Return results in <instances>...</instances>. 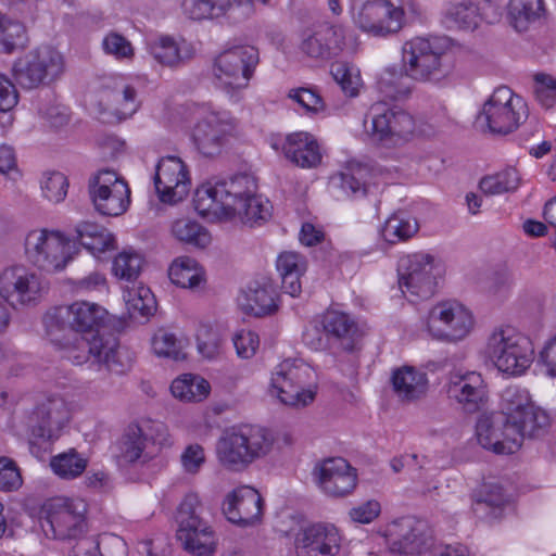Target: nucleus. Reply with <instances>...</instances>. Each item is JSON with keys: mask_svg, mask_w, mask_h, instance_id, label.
I'll use <instances>...</instances> for the list:
<instances>
[{"mask_svg": "<svg viewBox=\"0 0 556 556\" xmlns=\"http://www.w3.org/2000/svg\"><path fill=\"white\" fill-rule=\"evenodd\" d=\"M193 206L202 216L238 217L250 227L267 222L273 208L257 194L256 180L248 174L202 185L195 190Z\"/></svg>", "mask_w": 556, "mask_h": 556, "instance_id": "obj_1", "label": "nucleus"}, {"mask_svg": "<svg viewBox=\"0 0 556 556\" xmlns=\"http://www.w3.org/2000/svg\"><path fill=\"white\" fill-rule=\"evenodd\" d=\"M67 308L75 334L73 344L66 345V358L74 365L92 362L110 371L122 372L118 340L105 331L106 309L87 301H76Z\"/></svg>", "mask_w": 556, "mask_h": 556, "instance_id": "obj_2", "label": "nucleus"}, {"mask_svg": "<svg viewBox=\"0 0 556 556\" xmlns=\"http://www.w3.org/2000/svg\"><path fill=\"white\" fill-rule=\"evenodd\" d=\"M274 443V434L264 427L248 424L232 426L218 438L216 458L226 470L241 472L266 457L273 451Z\"/></svg>", "mask_w": 556, "mask_h": 556, "instance_id": "obj_3", "label": "nucleus"}, {"mask_svg": "<svg viewBox=\"0 0 556 556\" xmlns=\"http://www.w3.org/2000/svg\"><path fill=\"white\" fill-rule=\"evenodd\" d=\"M529 117L522 97L507 86L496 88L478 112L473 126L482 134L506 136L516 131Z\"/></svg>", "mask_w": 556, "mask_h": 556, "instance_id": "obj_4", "label": "nucleus"}, {"mask_svg": "<svg viewBox=\"0 0 556 556\" xmlns=\"http://www.w3.org/2000/svg\"><path fill=\"white\" fill-rule=\"evenodd\" d=\"M452 49L447 36L415 37L402 47V66L407 77L419 81L439 80L446 73L445 58Z\"/></svg>", "mask_w": 556, "mask_h": 556, "instance_id": "obj_5", "label": "nucleus"}, {"mask_svg": "<svg viewBox=\"0 0 556 556\" xmlns=\"http://www.w3.org/2000/svg\"><path fill=\"white\" fill-rule=\"evenodd\" d=\"M485 355L496 369L508 376L527 371L534 358L531 340L511 327L495 329L488 338Z\"/></svg>", "mask_w": 556, "mask_h": 556, "instance_id": "obj_6", "label": "nucleus"}, {"mask_svg": "<svg viewBox=\"0 0 556 556\" xmlns=\"http://www.w3.org/2000/svg\"><path fill=\"white\" fill-rule=\"evenodd\" d=\"M258 62L260 53L253 46H233L226 49L213 63L216 86L231 96L247 88Z\"/></svg>", "mask_w": 556, "mask_h": 556, "instance_id": "obj_7", "label": "nucleus"}, {"mask_svg": "<svg viewBox=\"0 0 556 556\" xmlns=\"http://www.w3.org/2000/svg\"><path fill=\"white\" fill-rule=\"evenodd\" d=\"M202 505L195 493H189L179 505L177 513V540L194 556H212L215 553V538L212 528L201 517Z\"/></svg>", "mask_w": 556, "mask_h": 556, "instance_id": "obj_8", "label": "nucleus"}, {"mask_svg": "<svg viewBox=\"0 0 556 556\" xmlns=\"http://www.w3.org/2000/svg\"><path fill=\"white\" fill-rule=\"evenodd\" d=\"M87 504L79 498H53L45 505L41 527L46 535L56 540H84L87 532Z\"/></svg>", "mask_w": 556, "mask_h": 556, "instance_id": "obj_9", "label": "nucleus"}, {"mask_svg": "<svg viewBox=\"0 0 556 556\" xmlns=\"http://www.w3.org/2000/svg\"><path fill=\"white\" fill-rule=\"evenodd\" d=\"M24 245L28 261L48 273L63 270L73 258L71 240L56 230L34 229Z\"/></svg>", "mask_w": 556, "mask_h": 556, "instance_id": "obj_10", "label": "nucleus"}, {"mask_svg": "<svg viewBox=\"0 0 556 556\" xmlns=\"http://www.w3.org/2000/svg\"><path fill=\"white\" fill-rule=\"evenodd\" d=\"M399 287L409 301L428 300L437 290L434 258L427 253L404 255L397 264Z\"/></svg>", "mask_w": 556, "mask_h": 556, "instance_id": "obj_11", "label": "nucleus"}, {"mask_svg": "<svg viewBox=\"0 0 556 556\" xmlns=\"http://www.w3.org/2000/svg\"><path fill=\"white\" fill-rule=\"evenodd\" d=\"M64 72V58L54 48L45 46L17 59L13 65L16 83L25 89L58 79Z\"/></svg>", "mask_w": 556, "mask_h": 556, "instance_id": "obj_12", "label": "nucleus"}, {"mask_svg": "<svg viewBox=\"0 0 556 556\" xmlns=\"http://www.w3.org/2000/svg\"><path fill=\"white\" fill-rule=\"evenodd\" d=\"M352 11L357 27L375 37L396 34L403 27L404 10L390 0H354Z\"/></svg>", "mask_w": 556, "mask_h": 556, "instance_id": "obj_13", "label": "nucleus"}, {"mask_svg": "<svg viewBox=\"0 0 556 556\" xmlns=\"http://www.w3.org/2000/svg\"><path fill=\"white\" fill-rule=\"evenodd\" d=\"M364 126L374 140L384 144H397L415 130V121L406 111L377 102L369 108Z\"/></svg>", "mask_w": 556, "mask_h": 556, "instance_id": "obj_14", "label": "nucleus"}, {"mask_svg": "<svg viewBox=\"0 0 556 556\" xmlns=\"http://www.w3.org/2000/svg\"><path fill=\"white\" fill-rule=\"evenodd\" d=\"M391 553L401 556H419L429 549L432 532L425 520L405 516L390 522L384 532Z\"/></svg>", "mask_w": 556, "mask_h": 556, "instance_id": "obj_15", "label": "nucleus"}, {"mask_svg": "<svg viewBox=\"0 0 556 556\" xmlns=\"http://www.w3.org/2000/svg\"><path fill=\"white\" fill-rule=\"evenodd\" d=\"M309 369L302 363L286 359L280 363L271 377L270 394L279 399L285 405L304 407L312 403L316 392L304 389L305 376Z\"/></svg>", "mask_w": 556, "mask_h": 556, "instance_id": "obj_16", "label": "nucleus"}, {"mask_svg": "<svg viewBox=\"0 0 556 556\" xmlns=\"http://www.w3.org/2000/svg\"><path fill=\"white\" fill-rule=\"evenodd\" d=\"M473 326L471 313L456 301H445L433 306L428 315L427 328L439 340L464 339Z\"/></svg>", "mask_w": 556, "mask_h": 556, "instance_id": "obj_17", "label": "nucleus"}, {"mask_svg": "<svg viewBox=\"0 0 556 556\" xmlns=\"http://www.w3.org/2000/svg\"><path fill=\"white\" fill-rule=\"evenodd\" d=\"M508 417L493 413L479 417L476 435L479 444L495 454L508 455L520 448V434Z\"/></svg>", "mask_w": 556, "mask_h": 556, "instance_id": "obj_18", "label": "nucleus"}, {"mask_svg": "<svg viewBox=\"0 0 556 556\" xmlns=\"http://www.w3.org/2000/svg\"><path fill=\"white\" fill-rule=\"evenodd\" d=\"M312 476L318 488L330 497H344L357 484L356 469L342 457H330L316 463Z\"/></svg>", "mask_w": 556, "mask_h": 556, "instance_id": "obj_19", "label": "nucleus"}, {"mask_svg": "<svg viewBox=\"0 0 556 556\" xmlns=\"http://www.w3.org/2000/svg\"><path fill=\"white\" fill-rule=\"evenodd\" d=\"M45 286L40 276L24 266H12L0 273V296L11 305L37 301Z\"/></svg>", "mask_w": 556, "mask_h": 556, "instance_id": "obj_20", "label": "nucleus"}, {"mask_svg": "<svg viewBox=\"0 0 556 556\" xmlns=\"http://www.w3.org/2000/svg\"><path fill=\"white\" fill-rule=\"evenodd\" d=\"M190 180L185 163L177 156L162 157L154 176V186L163 203L174 204L189 192Z\"/></svg>", "mask_w": 556, "mask_h": 556, "instance_id": "obj_21", "label": "nucleus"}, {"mask_svg": "<svg viewBox=\"0 0 556 556\" xmlns=\"http://www.w3.org/2000/svg\"><path fill=\"white\" fill-rule=\"evenodd\" d=\"M34 417L31 437L50 442L59 438L60 431L70 421L71 407L64 397L53 395L37 406Z\"/></svg>", "mask_w": 556, "mask_h": 556, "instance_id": "obj_22", "label": "nucleus"}, {"mask_svg": "<svg viewBox=\"0 0 556 556\" xmlns=\"http://www.w3.org/2000/svg\"><path fill=\"white\" fill-rule=\"evenodd\" d=\"M223 511L226 518L238 526H253L261 520L263 498L253 488L244 485L227 495Z\"/></svg>", "mask_w": 556, "mask_h": 556, "instance_id": "obj_23", "label": "nucleus"}, {"mask_svg": "<svg viewBox=\"0 0 556 556\" xmlns=\"http://www.w3.org/2000/svg\"><path fill=\"white\" fill-rule=\"evenodd\" d=\"M340 538L333 527L312 525L296 534L298 556H334L340 549Z\"/></svg>", "mask_w": 556, "mask_h": 556, "instance_id": "obj_24", "label": "nucleus"}, {"mask_svg": "<svg viewBox=\"0 0 556 556\" xmlns=\"http://www.w3.org/2000/svg\"><path fill=\"white\" fill-rule=\"evenodd\" d=\"M229 125L211 113L194 125L191 139L195 149L205 157L220 154L227 139Z\"/></svg>", "mask_w": 556, "mask_h": 556, "instance_id": "obj_25", "label": "nucleus"}, {"mask_svg": "<svg viewBox=\"0 0 556 556\" xmlns=\"http://www.w3.org/2000/svg\"><path fill=\"white\" fill-rule=\"evenodd\" d=\"M238 301L243 312L256 317L278 311V292L273 280L265 277L250 282Z\"/></svg>", "mask_w": 556, "mask_h": 556, "instance_id": "obj_26", "label": "nucleus"}, {"mask_svg": "<svg viewBox=\"0 0 556 556\" xmlns=\"http://www.w3.org/2000/svg\"><path fill=\"white\" fill-rule=\"evenodd\" d=\"M344 45V31L340 26L321 25L304 35L300 49L308 58L328 60L337 55Z\"/></svg>", "mask_w": 556, "mask_h": 556, "instance_id": "obj_27", "label": "nucleus"}, {"mask_svg": "<svg viewBox=\"0 0 556 556\" xmlns=\"http://www.w3.org/2000/svg\"><path fill=\"white\" fill-rule=\"evenodd\" d=\"M486 384L476 371L454 376L448 387V395L455 399L467 413H476L486 402Z\"/></svg>", "mask_w": 556, "mask_h": 556, "instance_id": "obj_28", "label": "nucleus"}, {"mask_svg": "<svg viewBox=\"0 0 556 556\" xmlns=\"http://www.w3.org/2000/svg\"><path fill=\"white\" fill-rule=\"evenodd\" d=\"M323 327L328 341L341 351L353 353L358 349L362 333L350 315L339 311L328 312L324 316Z\"/></svg>", "mask_w": 556, "mask_h": 556, "instance_id": "obj_29", "label": "nucleus"}, {"mask_svg": "<svg viewBox=\"0 0 556 556\" xmlns=\"http://www.w3.org/2000/svg\"><path fill=\"white\" fill-rule=\"evenodd\" d=\"M282 150L288 160L302 168H314L321 163L319 144L309 132L299 131L288 135Z\"/></svg>", "mask_w": 556, "mask_h": 556, "instance_id": "obj_30", "label": "nucleus"}, {"mask_svg": "<svg viewBox=\"0 0 556 556\" xmlns=\"http://www.w3.org/2000/svg\"><path fill=\"white\" fill-rule=\"evenodd\" d=\"M148 52L162 66L178 68L193 58V48L186 41L178 42L170 36H161L149 42Z\"/></svg>", "mask_w": 556, "mask_h": 556, "instance_id": "obj_31", "label": "nucleus"}, {"mask_svg": "<svg viewBox=\"0 0 556 556\" xmlns=\"http://www.w3.org/2000/svg\"><path fill=\"white\" fill-rule=\"evenodd\" d=\"M88 193L97 212L104 216L122 215L130 203V190L127 184H117L111 189L102 185L93 187Z\"/></svg>", "mask_w": 556, "mask_h": 556, "instance_id": "obj_32", "label": "nucleus"}, {"mask_svg": "<svg viewBox=\"0 0 556 556\" xmlns=\"http://www.w3.org/2000/svg\"><path fill=\"white\" fill-rule=\"evenodd\" d=\"M546 16L544 0H509L507 20L518 33H526L541 25Z\"/></svg>", "mask_w": 556, "mask_h": 556, "instance_id": "obj_33", "label": "nucleus"}, {"mask_svg": "<svg viewBox=\"0 0 556 556\" xmlns=\"http://www.w3.org/2000/svg\"><path fill=\"white\" fill-rule=\"evenodd\" d=\"M391 383L401 401L413 402L427 392V375L413 366H403L393 370Z\"/></svg>", "mask_w": 556, "mask_h": 556, "instance_id": "obj_34", "label": "nucleus"}, {"mask_svg": "<svg viewBox=\"0 0 556 556\" xmlns=\"http://www.w3.org/2000/svg\"><path fill=\"white\" fill-rule=\"evenodd\" d=\"M42 324L49 340L64 350V357L66 358V345L73 344L75 334L67 305L49 309L42 317Z\"/></svg>", "mask_w": 556, "mask_h": 556, "instance_id": "obj_35", "label": "nucleus"}, {"mask_svg": "<svg viewBox=\"0 0 556 556\" xmlns=\"http://www.w3.org/2000/svg\"><path fill=\"white\" fill-rule=\"evenodd\" d=\"M277 270L281 277V288L292 298L302 292L301 277L306 271V260L298 253L285 252L278 256Z\"/></svg>", "mask_w": 556, "mask_h": 556, "instance_id": "obj_36", "label": "nucleus"}, {"mask_svg": "<svg viewBox=\"0 0 556 556\" xmlns=\"http://www.w3.org/2000/svg\"><path fill=\"white\" fill-rule=\"evenodd\" d=\"M510 424L517 428L521 445L525 438L535 439L545 435L551 426V418L545 410L532 403L521 414L516 415Z\"/></svg>", "mask_w": 556, "mask_h": 556, "instance_id": "obj_37", "label": "nucleus"}, {"mask_svg": "<svg viewBox=\"0 0 556 556\" xmlns=\"http://www.w3.org/2000/svg\"><path fill=\"white\" fill-rule=\"evenodd\" d=\"M442 23L448 29L473 30L479 24L478 5L471 1L451 3L443 13Z\"/></svg>", "mask_w": 556, "mask_h": 556, "instance_id": "obj_38", "label": "nucleus"}, {"mask_svg": "<svg viewBox=\"0 0 556 556\" xmlns=\"http://www.w3.org/2000/svg\"><path fill=\"white\" fill-rule=\"evenodd\" d=\"M168 277L178 287L193 289L203 281V270L195 260L180 256L169 266Z\"/></svg>", "mask_w": 556, "mask_h": 556, "instance_id": "obj_39", "label": "nucleus"}, {"mask_svg": "<svg viewBox=\"0 0 556 556\" xmlns=\"http://www.w3.org/2000/svg\"><path fill=\"white\" fill-rule=\"evenodd\" d=\"M520 184V173L515 167H506L501 172L481 178L479 188L486 195H496L516 192Z\"/></svg>", "mask_w": 556, "mask_h": 556, "instance_id": "obj_40", "label": "nucleus"}, {"mask_svg": "<svg viewBox=\"0 0 556 556\" xmlns=\"http://www.w3.org/2000/svg\"><path fill=\"white\" fill-rule=\"evenodd\" d=\"M119 458L125 463H135L139 459L147 462L153 457L154 451L148 448V443L141 438L138 425L127 428L119 446Z\"/></svg>", "mask_w": 556, "mask_h": 556, "instance_id": "obj_41", "label": "nucleus"}, {"mask_svg": "<svg viewBox=\"0 0 556 556\" xmlns=\"http://www.w3.org/2000/svg\"><path fill=\"white\" fill-rule=\"evenodd\" d=\"M172 394L186 402H200L210 393V383L200 376L184 375L170 386Z\"/></svg>", "mask_w": 556, "mask_h": 556, "instance_id": "obj_42", "label": "nucleus"}, {"mask_svg": "<svg viewBox=\"0 0 556 556\" xmlns=\"http://www.w3.org/2000/svg\"><path fill=\"white\" fill-rule=\"evenodd\" d=\"M418 231L415 218L397 213L389 217L381 228L382 238L389 243H396L412 238Z\"/></svg>", "mask_w": 556, "mask_h": 556, "instance_id": "obj_43", "label": "nucleus"}, {"mask_svg": "<svg viewBox=\"0 0 556 556\" xmlns=\"http://www.w3.org/2000/svg\"><path fill=\"white\" fill-rule=\"evenodd\" d=\"M235 0H184V12L192 20L215 18L224 15Z\"/></svg>", "mask_w": 556, "mask_h": 556, "instance_id": "obj_44", "label": "nucleus"}, {"mask_svg": "<svg viewBox=\"0 0 556 556\" xmlns=\"http://www.w3.org/2000/svg\"><path fill=\"white\" fill-rule=\"evenodd\" d=\"M172 232L179 241L197 248H205L211 242L207 230L199 223L188 218L176 220L172 226Z\"/></svg>", "mask_w": 556, "mask_h": 556, "instance_id": "obj_45", "label": "nucleus"}, {"mask_svg": "<svg viewBox=\"0 0 556 556\" xmlns=\"http://www.w3.org/2000/svg\"><path fill=\"white\" fill-rule=\"evenodd\" d=\"M50 466L60 478L75 479L85 471L87 459L72 448L68 452L53 456Z\"/></svg>", "mask_w": 556, "mask_h": 556, "instance_id": "obj_46", "label": "nucleus"}, {"mask_svg": "<svg viewBox=\"0 0 556 556\" xmlns=\"http://www.w3.org/2000/svg\"><path fill=\"white\" fill-rule=\"evenodd\" d=\"M407 78L406 74H399L395 70L388 68L378 79V90L389 100L405 99L410 93V87L406 84Z\"/></svg>", "mask_w": 556, "mask_h": 556, "instance_id": "obj_47", "label": "nucleus"}, {"mask_svg": "<svg viewBox=\"0 0 556 556\" xmlns=\"http://www.w3.org/2000/svg\"><path fill=\"white\" fill-rule=\"evenodd\" d=\"M152 350L160 357L172 358L174 361L185 359V345L182 340L178 339L173 332L166 329H159L152 337Z\"/></svg>", "mask_w": 556, "mask_h": 556, "instance_id": "obj_48", "label": "nucleus"}, {"mask_svg": "<svg viewBox=\"0 0 556 556\" xmlns=\"http://www.w3.org/2000/svg\"><path fill=\"white\" fill-rule=\"evenodd\" d=\"M330 74L348 97H356L361 87L358 71L346 62H336L331 65Z\"/></svg>", "mask_w": 556, "mask_h": 556, "instance_id": "obj_49", "label": "nucleus"}, {"mask_svg": "<svg viewBox=\"0 0 556 556\" xmlns=\"http://www.w3.org/2000/svg\"><path fill=\"white\" fill-rule=\"evenodd\" d=\"M532 404L529 393L516 386L506 388L502 393V412L509 420L521 414Z\"/></svg>", "mask_w": 556, "mask_h": 556, "instance_id": "obj_50", "label": "nucleus"}, {"mask_svg": "<svg viewBox=\"0 0 556 556\" xmlns=\"http://www.w3.org/2000/svg\"><path fill=\"white\" fill-rule=\"evenodd\" d=\"M142 266V258L135 252L123 251L113 262V273L116 277L132 281L137 279Z\"/></svg>", "mask_w": 556, "mask_h": 556, "instance_id": "obj_51", "label": "nucleus"}, {"mask_svg": "<svg viewBox=\"0 0 556 556\" xmlns=\"http://www.w3.org/2000/svg\"><path fill=\"white\" fill-rule=\"evenodd\" d=\"M25 28L18 22H13L0 14V43L5 52H12L23 47Z\"/></svg>", "mask_w": 556, "mask_h": 556, "instance_id": "obj_52", "label": "nucleus"}, {"mask_svg": "<svg viewBox=\"0 0 556 556\" xmlns=\"http://www.w3.org/2000/svg\"><path fill=\"white\" fill-rule=\"evenodd\" d=\"M68 189V180L66 176L60 172H52L46 175L41 182L43 197L53 203L62 202Z\"/></svg>", "mask_w": 556, "mask_h": 556, "instance_id": "obj_53", "label": "nucleus"}, {"mask_svg": "<svg viewBox=\"0 0 556 556\" xmlns=\"http://www.w3.org/2000/svg\"><path fill=\"white\" fill-rule=\"evenodd\" d=\"M534 94L538 102L545 109L552 108L556 102V78L548 74L534 75Z\"/></svg>", "mask_w": 556, "mask_h": 556, "instance_id": "obj_54", "label": "nucleus"}, {"mask_svg": "<svg viewBox=\"0 0 556 556\" xmlns=\"http://www.w3.org/2000/svg\"><path fill=\"white\" fill-rule=\"evenodd\" d=\"M97 556H126V542L118 535L104 533L91 546Z\"/></svg>", "mask_w": 556, "mask_h": 556, "instance_id": "obj_55", "label": "nucleus"}, {"mask_svg": "<svg viewBox=\"0 0 556 556\" xmlns=\"http://www.w3.org/2000/svg\"><path fill=\"white\" fill-rule=\"evenodd\" d=\"M23 484L21 471L16 463L9 457H0V490L13 492Z\"/></svg>", "mask_w": 556, "mask_h": 556, "instance_id": "obj_56", "label": "nucleus"}, {"mask_svg": "<svg viewBox=\"0 0 556 556\" xmlns=\"http://www.w3.org/2000/svg\"><path fill=\"white\" fill-rule=\"evenodd\" d=\"M508 502L504 489L495 483H485L481 490L480 496L476 501L478 510L479 507H490L494 511H501Z\"/></svg>", "mask_w": 556, "mask_h": 556, "instance_id": "obj_57", "label": "nucleus"}, {"mask_svg": "<svg viewBox=\"0 0 556 556\" xmlns=\"http://www.w3.org/2000/svg\"><path fill=\"white\" fill-rule=\"evenodd\" d=\"M220 338L218 333L208 326H201L197 332L198 351L205 358H214L218 354Z\"/></svg>", "mask_w": 556, "mask_h": 556, "instance_id": "obj_58", "label": "nucleus"}, {"mask_svg": "<svg viewBox=\"0 0 556 556\" xmlns=\"http://www.w3.org/2000/svg\"><path fill=\"white\" fill-rule=\"evenodd\" d=\"M289 98L299 103L307 113L316 114L325 109L321 97L313 89L298 88L289 92Z\"/></svg>", "mask_w": 556, "mask_h": 556, "instance_id": "obj_59", "label": "nucleus"}, {"mask_svg": "<svg viewBox=\"0 0 556 556\" xmlns=\"http://www.w3.org/2000/svg\"><path fill=\"white\" fill-rule=\"evenodd\" d=\"M127 305L129 311L138 312L143 317L155 311V301L148 288H139L135 293H129Z\"/></svg>", "mask_w": 556, "mask_h": 556, "instance_id": "obj_60", "label": "nucleus"}, {"mask_svg": "<svg viewBox=\"0 0 556 556\" xmlns=\"http://www.w3.org/2000/svg\"><path fill=\"white\" fill-rule=\"evenodd\" d=\"M180 463L186 472L198 473L205 463L204 448L200 444L188 445L180 456Z\"/></svg>", "mask_w": 556, "mask_h": 556, "instance_id": "obj_61", "label": "nucleus"}, {"mask_svg": "<svg viewBox=\"0 0 556 556\" xmlns=\"http://www.w3.org/2000/svg\"><path fill=\"white\" fill-rule=\"evenodd\" d=\"M141 438L148 443V448L154 451L155 445H162L167 440V429L164 424L155 421H147L139 426Z\"/></svg>", "mask_w": 556, "mask_h": 556, "instance_id": "obj_62", "label": "nucleus"}, {"mask_svg": "<svg viewBox=\"0 0 556 556\" xmlns=\"http://www.w3.org/2000/svg\"><path fill=\"white\" fill-rule=\"evenodd\" d=\"M103 49L106 53L115 55L117 59L130 58L134 54L131 43L123 36L112 33L103 40Z\"/></svg>", "mask_w": 556, "mask_h": 556, "instance_id": "obj_63", "label": "nucleus"}, {"mask_svg": "<svg viewBox=\"0 0 556 556\" xmlns=\"http://www.w3.org/2000/svg\"><path fill=\"white\" fill-rule=\"evenodd\" d=\"M258 337L255 332L241 330L233 337V345L241 358H251L258 348Z\"/></svg>", "mask_w": 556, "mask_h": 556, "instance_id": "obj_64", "label": "nucleus"}]
</instances>
